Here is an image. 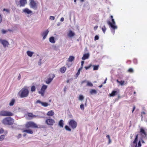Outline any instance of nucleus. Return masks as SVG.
Masks as SVG:
<instances>
[{
    "label": "nucleus",
    "mask_w": 147,
    "mask_h": 147,
    "mask_svg": "<svg viewBox=\"0 0 147 147\" xmlns=\"http://www.w3.org/2000/svg\"><path fill=\"white\" fill-rule=\"evenodd\" d=\"M29 91L28 87L24 86L18 92V95L21 98H23L28 97L29 95Z\"/></svg>",
    "instance_id": "obj_1"
},
{
    "label": "nucleus",
    "mask_w": 147,
    "mask_h": 147,
    "mask_svg": "<svg viewBox=\"0 0 147 147\" xmlns=\"http://www.w3.org/2000/svg\"><path fill=\"white\" fill-rule=\"evenodd\" d=\"M110 18L111 19V22L110 21H108L107 23L111 27V30L114 34L115 32V30L117 28V26L116 25L114 19L113 18V16H111Z\"/></svg>",
    "instance_id": "obj_2"
},
{
    "label": "nucleus",
    "mask_w": 147,
    "mask_h": 147,
    "mask_svg": "<svg viewBox=\"0 0 147 147\" xmlns=\"http://www.w3.org/2000/svg\"><path fill=\"white\" fill-rule=\"evenodd\" d=\"M14 120L10 117L4 118L2 121V123L5 125H11L13 123Z\"/></svg>",
    "instance_id": "obj_3"
},
{
    "label": "nucleus",
    "mask_w": 147,
    "mask_h": 147,
    "mask_svg": "<svg viewBox=\"0 0 147 147\" xmlns=\"http://www.w3.org/2000/svg\"><path fill=\"white\" fill-rule=\"evenodd\" d=\"M25 127L27 128H29L30 127L34 128H38V125L34 123L32 121H29L26 123L25 124Z\"/></svg>",
    "instance_id": "obj_4"
},
{
    "label": "nucleus",
    "mask_w": 147,
    "mask_h": 147,
    "mask_svg": "<svg viewBox=\"0 0 147 147\" xmlns=\"http://www.w3.org/2000/svg\"><path fill=\"white\" fill-rule=\"evenodd\" d=\"M13 114L11 112L5 110H2L0 112V116H12Z\"/></svg>",
    "instance_id": "obj_5"
},
{
    "label": "nucleus",
    "mask_w": 147,
    "mask_h": 147,
    "mask_svg": "<svg viewBox=\"0 0 147 147\" xmlns=\"http://www.w3.org/2000/svg\"><path fill=\"white\" fill-rule=\"evenodd\" d=\"M68 124L72 129H75L77 126V123L73 119L70 120L68 122Z\"/></svg>",
    "instance_id": "obj_6"
},
{
    "label": "nucleus",
    "mask_w": 147,
    "mask_h": 147,
    "mask_svg": "<svg viewBox=\"0 0 147 147\" xmlns=\"http://www.w3.org/2000/svg\"><path fill=\"white\" fill-rule=\"evenodd\" d=\"M139 133L141 136V138L147 139V134H146L143 128L141 127L140 128Z\"/></svg>",
    "instance_id": "obj_7"
},
{
    "label": "nucleus",
    "mask_w": 147,
    "mask_h": 147,
    "mask_svg": "<svg viewBox=\"0 0 147 147\" xmlns=\"http://www.w3.org/2000/svg\"><path fill=\"white\" fill-rule=\"evenodd\" d=\"M55 123V120L50 117L46 119V123L49 125L52 126Z\"/></svg>",
    "instance_id": "obj_8"
},
{
    "label": "nucleus",
    "mask_w": 147,
    "mask_h": 147,
    "mask_svg": "<svg viewBox=\"0 0 147 147\" xmlns=\"http://www.w3.org/2000/svg\"><path fill=\"white\" fill-rule=\"evenodd\" d=\"M26 3L27 0H20L19 2L16 1L17 6H19L20 7H24Z\"/></svg>",
    "instance_id": "obj_9"
},
{
    "label": "nucleus",
    "mask_w": 147,
    "mask_h": 147,
    "mask_svg": "<svg viewBox=\"0 0 147 147\" xmlns=\"http://www.w3.org/2000/svg\"><path fill=\"white\" fill-rule=\"evenodd\" d=\"M47 88V86L43 85L41 88L40 90L38 92V93L40 94L42 96H43L44 95L45 90Z\"/></svg>",
    "instance_id": "obj_10"
},
{
    "label": "nucleus",
    "mask_w": 147,
    "mask_h": 147,
    "mask_svg": "<svg viewBox=\"0 0 147 147\" xmlns=\"http://www.w3.org/2000/svg\"><path fill=\"white\" fill-rule=\"evenodd\" d=\"M30 6L31 8L36 10L37 9V3L34 0H31L30 3Z\"/></svg>",
    "instance_id": "obj_11"
},
{
    "label": "nucleus",
    "mask_w": 147,
    "mask_h": 147,
    "mask_svg": "<svg viewBox=\"0 0 147 147\" xmlns=\"http://www.w3.org/2000/svg\"><path fill=\"white\" fill-rule=\"evenodd\" d=\"M55 77L54 74H50L49 75V78L45 81L46 83L47 84H49L52 81Z\"/></svg>",
    "instance_id": "obj_12"
},
{
    "label": "nucleus",
    "mask_w": 147,
    "mask_h": 147,
    "mask_svg": "<svg viewBox=\"0 0 147 147\" xmlns=\"http://www.w3.org/2000/svg\"><path fill=\"white\" fill-rule=\"evenodd\" d=\"M0 42L4 47H7L9 45L8 42L5 40L0 39Z\"/></svg>",
    "instance_id": "obj_13"
},
{
    "label": "nucleus",
    "mask_w": 147,
    "mask_h": 147,
    "mask_svg": "<svg viewBox=\"0 0 147 147\" xmlns=\"http://www.w3.org/2000/svg\"><path fill=\"white\" fill-rule=\"evenodd\" d=\"M118 90V92L117 91H115V90H113L111 93H110L109 94V96L110 97H113L115 96L119 92V90L117 89Z\"/></svg>",
    "instance_id": "obj_14"
},
{
    "label": "nucleus",
    "mask_w": 147,
    "mask_h": 147,
    "mask_svg": "<svg viewBox=\"0 0 147 147\" xmlns=\"http://www.w3.org/2000/svg\"><path fill=\"white\" fill-rule=\"evenodd\" d=\"M49 32V31L48 30H47L43 32L42 35V36H43V39L44 40L46 38Z\"/></svg>",
    "instance_id": "obj_15"
},
{
    "label": "nucleus",
    "mask_w": 147,
    "mask_h": 147,
    "mask_svg": "<svg viewBox=\"0 0 147 147\" xmlns=\"http://www.w3.org/2000/svg\"><path fill=\"white\" fill-rule=\"evenodd\" d=\"M23 132H26L30 134H32L33 133L32 130L30 129H24L23 131Z\"/></svg>",
    "instance_id": "obj_16"
},
{
    "label": "nucleus",
    "mask_w": 147,
    "mask_h": 147,
    "mask_svg": "<svg viewBox=\"0 0 147 147\" xmlns=\"http://www.w3.org/2000/svg\"><path fill=\"white\" fill-rule=\"evenodd\" d=\"M89 57V55L88 53H86L84 55L83 57H82V59L83 60H85L86 59H88Z\"/></svg>",
    "instance_id": "obj_17"
},
{
    "label": "nucleus",
    "mask_w": 147,
    "mask_h": 147,
    "mask_svg": "<svg viewBox=\"0 0 147 147\" xmlns=\"http://www.w3.org/2000/svg\"><path fill=\"white\" fill-rule=\"evenodd\" d=\"M54 114V113L53 110H51L49 111L47 114V116H52Z\"/></svg>",
    "instance_id": "obj_18"
},
{
    "label": "nucleus",
    "mask_w": 147,
    "mask_h": 147,
    "mask_svg": "<svg viewBox=\"0 0 147 147\" xmlns=\"http://www.w3.org/2000/svg\"><path fill=\"white\" fill-rule=\"evenodd\" d=\"M23 11L25 13H27L28 14L31 13H32V11L31 10L27 8L24 9Z\"/></svg>",
    "instance_id": "obj_19"
},
{
    "label": "nucleus",
    "mask_w": 147,
    "mask_h": 147,
    "mask_svg": "<svg viewBox=\"0 0 147 147\" xmlns=\"http://www.w3.org/2000/svg\"><path fill=\"white\" fill-rule=\"evenodd\" d=\"M58 125L60 127H63V126L64 123L63 121V120H60L59 122Z\"/></svg>",
    "instance_id": "obj_20"
},
{
    "label": "nucleus",
    "mask_w": 147,
    "mask_h": 147,
    "mask_svg": "<svg viewBox=\"0 0 147 147\" xmlns=\"http://www.w3.org/2000/svg\"><path fill=\"white\" fill-rule=\"evenodd\" d=\"M66 70V68L65 67H63L60 69V71L62 73H64Z\"/></svg>",
    "instance_id": "obj_21"
},
{
    "label": "nucleus",
    "mask_w": 147,
    "mask_h": 147,
    "mask_svg": "<svg viewBox=\"0 0 147 147\" xmlns=\"http://www.w3.org/2000/svg\"><path fill=\"white\" fill-rule=\"evenodd\" d=\"M75 33L73 32L71 30H70L68 34V36L70 37H72L75 35Z\"/></svg>",
    "instance_id": "obj_22"
},
{
    "label": "nucleus",
    "mask_w": 147,
    "mask_h": 147,
    "mask_svg": "<svg viewBox=\"0 0 147 147\" xmlns=\"http://www.w3.org/2000/svg\"><path fill=\"white\" fill-rule=\"evenodd\" d=\"M138 135L137 134L136 136V138H135L134 141L133 142V143L134 144H136L135 147H137V142L138 141Z\"/></svg>",
    "instance_id": "obj_23"
},
{
    "label": "nucleus",
    "mask_w": 147,
    "mask_h": 147,
    "mask_svg": "<svg viewBox=\"0 0 147 147\" xmlns=\"http://www.w3.org/2000/svg\"><path fill=\"white\" fill-rule=\"evenodd\" d=\"M75 59L74 56H70L68 59V61L69 62H71L73 61Z\"/></svg>",
    "instance_id": "obj_24"
},
{
    "label": "nucleus",
    "mask_w": 147,
    "mask_h": 147,
    "mask_svg": "<svg viewBox=\"0 0 147 147\" xmlns=\"http://www.w3.org/2000/svg\"><path fill=\"white\" fill-rule=\"evenodd\" d=\"M27 54L28 56L31 57L34 54V52L28 51H27Z\"/></svg>",
    "instance_id": "obj_25"
},
{
    "label": "nucleus",
    "mask_w": 147,
    "mask_h": 147,
    "mask_svg": "<svg viewBox=\"0 0 147 147\" xmlns=\"http://www.w3.org/2000/svg\"><path fill=\"white\" fill-rule=\"evenodd\" d=\"M27 115L28 117L33 118L36 117V116L34 115L32 113H28L27 114Z\"/></svg>",
    "instance_id": "obj_26"
},
{
    "label": "nucleus",
    "mask_w": 147,
    "mask_h": 147,
    "mask_svg": "<svg viewBox=\"0 0 147 147\" xmlns=\"http://www.w3.org/2000/svg\"><path fill=\"white\" fill-rule=\"evenodd\" d=\"M49 41L50 42L54 43L55 42L54 38L53 37H51L49 38Z\"/></svg>",
    "instance_id": "obj_27"
},
{
    "label": "nucleus",
    "mask_w": 147,
    "mask_h": 147,
    "mask_svg": "<svg viewBox=\"0 0 147 147\" xmlns=\"http://www.w3.org/2000/svg\"><path fill=\"white\" fill-rule=\"evenodd\" d=\"M90 92L91 94H96L97 93L95 89H91Z\"/></svg>",
    "instance_id": "obj_28"
},
{
    "label": "nucleus",
    "mask_w": 147,
    "mask_h": 147,
    "mask_svg": "<svg viewBox=\"0 0 147 147\" xmlns=\"http://www.w3.org/2000/svg\"><path fill=\"white\" fill-rule=\"evenodd\" d=\"M15 102V100L14 99H13L11 100V101L10 102L9 105L10 106H13Z\"/></svg>",
    "instance_id": "obj_29"
},
{
    "label": "nucleus",
    "mask_w": 147,
    "mask_h": 147,
    "mask_svg": "<svg viewBox=\"0 0 147 147\" xmlns=\"http://www.w3.org/2000/svg\"><path fill=\"white\" fill-rule=\"evenodd\" d=\"M117 83H119L121 85L123 86L124 85V81H119L118 80H117Z\"/></svg>",
    "instance_id": "obj_30"
},
{
    "label": "nucleus",
    "mask_w": 147,
    "mask_h": 147,
    "mask_svg": "<svg viewBox=\"0 0 147 147\" xmlns=\"http://www.w3.org/2000/svg\"><path fill=\"white\" fill-rule=\"evenodd\" d=\"M93 66V70H97L98 69V67H99V65H94Z\"/></svg>",
    "instance_id": "obj_31"
},
{
    "label": "nucleus",
    "mask_w": 147,
    "mask_h": 147,
    "mask_svg": "<svg viewBox=\"0 0 147 147\" xmlns=\"http://www.w3.org/2000/svg\"><path fill=\"white\" fill-rule=\"evenodd\" d=\"M65 128L66 130L70 131L71 130V129L67 125H66L65 127Z\"/></svg>",
    "instance_id": "obj_32"
},
{
    "label": "nucleus",
    "mask_w": 147,
    "mask_h": 147,
    "mask_svg": "<svg viewBox=\"0 0 147 147\" xmlns=\"http://www.w3.org/2000/svg\"><path fill=\"white\" fill-rule=\"evenodd\" d=\"M86 85L87 86H90V87H92L93 86V85L92 83H91V82H89V81H88L87 82V85Z\"/></svg>",
    "instance_id": "obj_33"
},
{
    "label": "nucleus",
    "mask_w": 147,
    "mask_h": 147,
    "mask_svg": "<svg viewBox=\"0 0 147 147\" xmlns=\"http://www.w3.org/2000/svg\"><path fill=\"white\" fill-rule=\"evenodd\" d=\"M43 106L45 107H47L48 104V103L46 102H42V103L41 104Z\"/></svg>",
    "instance_id": "obj_34"
},
{
    "label": "nucleus",
    "mask_w": 147,
    "mask_h": 147,
    "mask_svg": "<svg viewBox=\"0 0 147 147\" xmlns=\"http://www.w3.org/2000/svg\"><path fill=\"white\" fill-rule=\"evenodd\" d=\"M102 30L103 31L104 33H105L106 30L107 29L105 25H104L102 28Z\"/></svg>",
    "instance_id": "obj_35"
},
{
    "label": "nucleus",
    "mask_w": 147,
    "mask_h": 147,
    "mask_svg": "<svg viewBox=\"0 0 147 147\" xmlns=\"http://www.w3.org/2000/svg\"><path fill=\"white\" fill-rule=\"evenodd\" d=\"M36 90V88L34 86H33L31 87V90L32 92H34Z\"/></svg>",
    "instance_id": "obj_36"
},
{
    "label": "nucleus",
    "mask_w": 147,
    "mask_h": 147,
    "mask_svg": "<svg viewBox=\"0 0 147 147\" xmlns=\"http://www.w3.org/2000/svg\"><path fill=\"white\" fill-rule=\"evenodd\" d=\"M5 136L3 135H1L0 136V141H2L4 138Z\"/></svg>",
    "instance_id": "obj_37"
},
{
    "label": "nucleus",
    "mask_w": 147,
    "mask_h": 147,
    "mask_svg": "<svg viewBox=\"0 0 147 147\" xmlns=\"http://www.w3.org/2000/svg\"><path fill=\"white\" fill-rule=\"evenodd\" d=\"M84 98V96L82 95H80L79 96V100H82Z\"/></svg>",
    "instance_id": "obj_38"
},
{
    "label": "nucleus",
    "mask_w": 147,
    "mask_h": 147,
    "mask_svg": "<svg viewBox=\"0 0 147 147\" xmlns=\"http://www.w3.org/2000/svg\"><path fill=\"white\" fill-rule=\"evenodd\" d=\"M128 71L129 73H133L134 72V70L133 69L130 68L128 69Z\"/></svg>",
    "instance_id": "obj_39"
},
{
    "label": "nucleus",
    "mask_w": 147,
    "mask_h": 147,
    "mask_svg": "<svg viewBox=\"0 0 147 147\" xmlns=\"http://www.w3.org/2000/svg\"><path fill=\"white\" fill-rule=\"evenodd\" d=\"M49 19L51 20H53L55 19V17L53 16H51L50 17Z\"/></svg>",
    "instance_id": "obj_40"
},
{
    "label": "nucleus",
    "mask_w": 147,
    "mask_h": 147,
    "mask_svg": "<svg viewBox=\"0 0 147 147\" xmlns=\"http://www.w3.org/2000/svg\"><path fill=\"white\" fill-rule=\"evenodd\" d=\"M99 36H98L96 35L94 37V40H96L99 39Z\"/></svg>",
    "instance_id": "obj_41"
},
{
    "label": "nucleus",
    "mask_w": 147,
    "mask_h": 147,
    "mask_svg": "<svg viewBox=\"0 0 147 147\" xmlns=\"http://www.w3.org/2000/svg\"><path fill=\"white\" fill-rule=\"evenodd\" d=\"M80 109L82 110H84V105L83 104H81L80 105Z\"/></svg>",
    "instance_id": "obj_42"
},
{
    "label": "nucleus",
    "mask_w": 147,
    "mask_h": 147,
    "mask_svg": "<svg viewBox=\"0 0 147 147\" xmlns=\"http://www.w3.org/2000/svg\"><path fill=\"white\" fill-rule=\"evenodd\" d=\"M133 62L135 64H137L138 63V60L137 59H134L133 60Z\"/></svg>",
    "instance_id": "obj_43"
},
{
    "label": "nucleus",
    "mask_w": 147,
    "mask_h": 147,
    "mask_svg": "<svg viewBox=\"0 0 147 147\" xmlns=\"http://www.w3.org/2000/svg\"><path fill=\"white\" fill-rule=\"evenodd\" d=\"M3 34L5 33L6 32H7V30H5L4 29H3L1 30Z\"/></svg>",
    "instance_id": "obj_44"
},
{
    "label": "nucleus",
    "mask_w": 147,
    "mask_h": 147,
    "mask_svg": "<svg viewBox=\"0 0 147 147\" xmlns=\"http://www.w3.org/2000/svg\"><path fill=\"white\" fill-rule=\"evenodd\" d=\"M91 65H90L88 66H85V68L86 70L88 69L91 67Z\"/></svg>",
    "instance_id": "obj_45"
},
{
    "label": "nucleus",
    "mask_w": 147,
    "mask_h": 147,
    "mask_svg": "<svg viewBox=\"0 0 147 147\" xmlns=\"http://www.w3.org/2000/svg\"><path fill=\"white\" fill-rule=\"evenodd\" d=\"M4 131V130L2 128H0V134L3 133Z\"/></svg>",
    "instance_id": "obj_46"
},
{
    "label": "nucleus",
    "mask_w": 147,
    "mask_h": 147,
    "mask_svg": "<svg viewBox=\"0 0 147 147\" xmlns=\"http://www.w3.org/2000/svg\"><path fill=\"white\" fill-rule=\"evenodd\" d=\"M3 11H6L8 13L9 12V10L8 9H4L3 10Z\"/></svg>",
    "instance_id": "obj_47"
},
{
    "label": "nucleus",
    "mask_w": 147,
    "mask_h": 147,
    "mask_svg": "<svg viewBox=\"0 0 147 147\" xmlns=\"http://www.w3.org/2000/svg\"><path fill=\"white\" fill-rule=\"evenodd\" d=\"M141 146L140 141H139L138 143V147H140Z\"/></svg>",
    "instance_id": "obj_48"
},
{
    "label": "nucleus",
    "mask_w": 147,
    "mask_h": 147,
    "mask_svg": "<svg viewBox=\"0 0 147 147\" xmlns=\"http://www.w3.org/2000/svg\"><path fill=\"white\" fill-rule=\"evenodd\" d=\"M141 116H142V117L143 118V115H145L146 114V113H145V112L144 111H143V112H141Z\"/></svg>",
    "instance_id": "obj_49"
},
{
    "label": "nucleus",
    "mask_w": 147,
    "mask_h": 147,
    "mask_svg": "<svg viewBox=\"0 0 147 147\" xmlns=\"http://www.w3.org/2000/svg\"><path fill=\"white\" fill-rule=\"evenodd\" d=\"M80 71L78 70L76 74V75L77 76H78L80 74Z\"/></svg>",
    "instance_id": "obj_50"
},
{
    "label": "nucleus",
    "mask_w": 147,
    "mask_h": 147,
    "mask_svg": "<svg viewBox=\"0 0 147 147\" xmlns=\"http://www.w3.org/2000/svg\"><path fill=\"white\" fill-rule=\"evenodd\" d=\"M42 102H41L39 100H37L36 103H40V104H41Z\"/></svg>",
    "instance_id": "obj_51"
},
{
    "label": "nucleus",
    "mask_w": 147,
    "mask_h": 147,
    "mask_svg": "<svg viewBox=\"0 0 147 147\" xmlns=\"http://www.w3.org/2000/svg\"><path fill=\"white\" fill-rule=\"evenodd\" d=\"M21 75H20V74L18 77V80H20L21 78Z\"/></svg>",
    "instance_id": "obj_52"
},
{
    "label": "nucleus",
    "mask_w": 147,
    "mask_h": 147,
    "mask_svg": "<svg viewBox=\"0 0 147 147\" xmlns=\"http://www.w3.org/2000/svg\"><path fill=\"white\" fill-rule=\"evenodd\" d=\"M135 108H136L135 106H134V107H133V110L132 111V113H133V112L135 110Z\"/></svg>",
    "instance_id": "obj_53"
},
{
    "label": "nucleus",
    "mask_w": 147,
    "mask_h": 147,
    "mask_svg": "<svg viewBox=\"0 0 147 147\" xmlns=\"http://www.w3.org/2000/svg\"><path fill=\"white\" fill-rule=\"evenodd\" d=\"M64 20V18L63 17H62L61 18L60 20V21L61 22H63Z\"/></svg>",
    "instance_id": "obj_54"
},
{
    "label": "nucleus",
    "mask_w": 147,
    "mask_h": 147,
    "mask_svg": "<svg viewBox=\"0 0 147 147\" xmlns=\"http://www.w3.org/2000/svg\"><path fill=\"white\" fill-rule=\"evenodd\" d=\"M106 137H107V138H108V139H110V136L108 135H107Z\"/></svg>",
    "instance_id": "obj_55"
},
{
    "label": "nucleus",
    "mask_w": 147,
    "mask_h": 147,
    "mask_svg": "<svg viewBox=\"0 0 147 147\" xmlns=\"http://www.w3.org/2000/svg\"><path fill=\"white\" fill-rule=\"evenodd\" d=\"M84 63V61H82L81 63V66H83Z\"/></svg>",
    "instance_id": "obj_56"
},
{
    "label": "nucleus",
    "mask_w": 147,
    "mask_h": 147,
    "mask_svg": "<svg viewBox=\"0 0 147 147\" xmlns=\"http://www.w3.org/2000/svg\"><path fill=\"white\" fill-rule=\"evenodd\" d=\"M82 68L83 66H81V67L78 70L80 71L82 69Z\"/></svg>",
    "instance_id": "obj_57"
},
{
    "label": "nucleus",
    "mask_w": 147,
    "mask_h": 147,
    "mask_svg": "<svg viewBox=\"0 0 147 147\" xmlns=\"http://www.w3.org/2000/svg\"><path fill=\"white\" fill-rule=\"evenodd\" d=\"M98 27V26H95L94 27V30H96L97 29V28Z\"/></svg>",
    "instance_id": "obj_58"
},
{
    "label": "nucleus",
    "mask_w": 147,
    "mask_h": 147,
    "mask_svg": "<svg viewBox=\"0 0 147 147\" xmlns=\"http://www.w3.org/2000/svg\"><path fill=\"white\" fill-rule=\"evenodd\" d=\"M21 134H19L18 136V138H20L21 137Z\"/></svg>",
    "instance_id": "obj_59"
},
{
    "label": "nucleus",
    "mask_w": 147,
    "mask_h": 147,
    "mask_svg": "<svg viewBox=\"0 0 147 147\" xmlns=\"http://www.w3.org/2000/svg\"><path fill=\"white\" fill-rule=\"evenodd\" d=\"M8 31H9V32H13V30L10 29H8L7 30V32Z\"/></svg>",
    "instance_id": "obj_60"
},
{
    "label": "nucleus",
    "mask_w": 147,
    "mask_h": 147,
    "mask_svg": "<svg viewBox=\"0 0 147 147\" xmlns=\"http://www.w3.org/2000/svg\"><path fill=\"white\" fill-rule=\"evenodd\" d=\"M141 139H142V138H141ZM141 141H142V143H145V142H144V141L143 140L141 139Z\"/></svg>",
    "instance_id": "obj_61"
},
{
    "label": "nucleus",
    "mask_w": 147,
    "mask_h": 147,
    "mask_svg": "<svg viewBox=\"0 0 147 147\" xmlns=\"http://www.w3.org/2000/svg\"><path fill=\"white\" fill-rule=\"evenodd\" d=\"M107 80V78H106V79L105 80L104 83H103V84H105L106 83V80Z\"/></svg>",
    "instance_id": "obj_62"
},
{
    "label": "nucleus",
    "mask_w": 147,
    "mask_h": 147,
    "mask_svg": "<svg viewBox=\"0 0 147 147\" xmlns=\"http://www.w3.org/2000/svg\"><path fill=\"white\" fill-rule=\"evenodd\" d=\"M111 142V139H109V144H110V143Z\"/></svg>",
    "instance_id": "obj_63"
},
{
    "label": "nucleus",
    "mask_w": 147,
    "mask_h": 147,
    "mask_svg": "<svg viewBox=\"0 0 147 147\" xmlns=\"http://www.w3.org/2000/svg\"><path fill=\"white\" fill-rule=\"evenodd\" d=\"M102 84L101 85H100L99 86V88H101L102 87Z\"/></svg>",
    "instance_id": "obj_64"
}]
</instances>
